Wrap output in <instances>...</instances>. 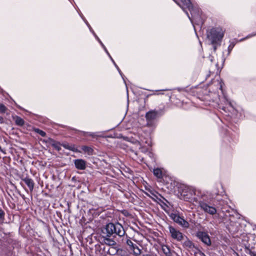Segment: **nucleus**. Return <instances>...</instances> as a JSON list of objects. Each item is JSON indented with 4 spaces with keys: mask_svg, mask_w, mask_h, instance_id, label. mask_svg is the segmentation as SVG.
Here are the masks:
<instances>
[{
    "mask_svg": "<svg viewBox=\"0 0 256 256\" xmlns=\"http://www.w3.org/2000/svg\"><path fill=\"white\" fill-rule=\"evenodd\" d=\"M178 5H179L184 10H185L186 8H188L190 10L192 17L190 18L188 13L186 12L188 17L192 24L194 28V24H202V19L201 18V11L199 8L196 6H194L190 0H174Z\"/></svg>",
    "mask_w": 256,
    "mask_h": 256,
    "instance_id": "obj_1",
    "label": "nucleus"
},
{
    "mask_svg": "<svg viewBox=\"0 0 256 256\" xmlns=\"http://www.w3.org/2000/svg\"><path fill=\"white\" fill-rule=\"evenodd\" d=\"M196 190L192 188L182 186L178 189V196L181 200L188 201L190 202H196L197 198L194 197Z\"/></svg>",
    "mask_w": 256,
    "mask_h": 256,
    "instance_id": "obj_2",
    "label": "nucleus"
},
{
    "mask_svg": "<svg viewBox=\"0 0 256 256\" xmlns=\"http://www.w3.org/2000/svg\"><path fill=\"white\" fill-rule=\"evenodd\" d=\"M105 230L108 236H110L114 234H116L120 236H122L125 234L123 226L119 223L115 224L109 223L106 224Z\"/></svg>",
    "mask_w": 256,
    "mask_h": 256,
    "instance_id": "obj_3",
    "label": "nucleus"
},
{
    "mask_svg": "<svg viewBox=\"0 0 256 256\" xmlns=\"http://www.w3.org/2000/svg\"><path fill=\"white\" fill-rule=\"evenodd\" d=\"M224 31L222 28L218 27L212 28L208 34V38L212 44H217L220 42L224 36Z\"/></svg>",
    "mask_w": 256,
    "mask_h": 256,
    "instance_id": "obj_4",
    "label": "nucleus"
},
{
    "mask_svg": "<svg viewBox=\"0 0 256 256\" xmlns=\"http://www.w3.org/2000/svg\"><path fill=\"white\" fill-rule=\"evenodd\" d=\"M168 230L170 236L173 239L178 242H182L184 239V236L179 230L171 226H168Z\"/></svg>",
    "mask_w": 256,
    "mask_h": 256,
    "instance_id": "obj_5",
    "label": "nucleus"
},
{
    "mask_svg": "<svg viewBox=\"0 0 256 256\" xmlns=\"http://www.w3.org/2000/svg\"><path fill=\"white\" fill-rule=\"evenodd\" d=\"M199 206L204 212L210 215H214L216 213V209L215 207L208 205L204 201H200Z\"/></svg>",
    "mask_w": 256,
    "mask_h": 256,
    "instance_id": "obj_6",
    "label": "nucleus"
},
{
    "mask_svg": "<svg viewBox=\"0 0 256 256\" xmlns=\"http://www.w3.org/2000/svg\"><path fill=\"white\" fill-rule=\"evenodd\" d=\"M170 218L173 220L184 228H188L190 226L189 223L184 218L180 216L177 214H172Z\"/></svg>",
    "mask_w": 256,
    "mask_h": 256,
    "instance_id": "obj_7",
    "label": "nucleus"
},
{
    "mask_svg": "<svg viewBox=\"0 0 256 256\" xmlns=\"http://www.w3.org/2000/svg\"><path fill=\"white\" fill-rule=\"evenodd\" d=\"M196 236L207 246L211 244L210 239L206 232L198 231L196 233Z\"/></svg>",
    "mask_w": 256,
    "mask_h": 256,
    "instance_id": "obj_8",
    "label": "nucleus"
},
{
    "mask_svg": "<svg viewBox=\"0 0 256 256\" xmlns=\"http://www.w3.org/2000/svg\"><path fill=\"white\" fill-rule=\"evenodd\" d=\"M158 116V112L156 110H151L148 112L146 114V118L148 124H150L152 120L156 119Z\"/></svg>",
    "mask_w": 256,
    "mask_h": 256,
    "instance_id": "obj_9",
    "label": "nucleus"
},
{
    "mask_svg": "<svg viewBox=\"0 0 256 256\" xmlns=\"http://www.w3.org/2000/svg\"><path fill=\"white\" fill-rule=\"evenodd\" d=\"M76 168L80 170H84L86 168V162L82 159H77L74 160Z\"/></svg>",
    "mask_w": 256,
    "mask_h": 256,
    "instance_id": "obj_10",
    "label": "nucleus"
},
{
    "mask_svg": "<svg viewBox=\"0 0 256 256\" xmlns=\"http://www.w3.org/2000/svg\"><path fill=\"white\" fill-rule=\"evenodd\" d=\"M94 35H95L96 38L98 40L100 44L102 45V46L104 49V50L105 52H106V54L108 55V56L110 58L111 60H112V62L114 64V66H116V67L118 69V71L119 72V73L122 76V74L120 68H118V66L115 63V62H114V60H113V59L112 58L111 56H110V54L109 52H108V50H106V46H104V44H102V42H101V40L99 39V38L95 34H94Z\"/></svg>",
    "mask_w": 256,
    "mask_h": 256,
    "instance_id": "obj_11",
    "label": "nucleus"
},
{
    "mask_svg": "<svg viewBox=\"0 0 256 256\" xmlns=\"http://www.w3.org/2000/svg\"><path fill=\"white\" fill-rule=\"evenodd\" d=\"M22 180L28 187L30 190L32 192L34 188V182L33 180L29 178L26 177L22 179Z\"/></svg>",
    "mask_w": 256,
    "mask_h": 256,
    "instance_id": "obj_12",
    "label": "nucleus"
},
{
    "mask_svg": "<svg viewBox=\"0 0 256 256\" xmlns=\"http://www.w3.org/2000/svg\"><path fill=\"white\" fill-rule=\"evenodd\" d=\"M104 250H106L107 252L111 256H114L116 254H117L118 250V248H117V246H110L108 247V248H105Z\"/></svg>",
    "mask_w": 256,
    "mask_h": 256,
    "instance_id": "obj_13",
    "label": "nucleus"
},
{
    "mask_svg": "<svg viewBox=\"0 0 256 256\" xmlns=\"http://www.w3.org/2000/svg\"><path fill=\"white\" fill-rule=\"evenodd\" d=\"M154 175L158 178H162V172L160 168H154L153 170Z\"/></svg>",
    "mask_w": 256,
    "mask_h": 256,
    "instance_id": "obj_14",
    "label": "nucleus"
},
{
    "mask_svg": "<svg viewBox=\"0 0 256 256\" xmlns=\"http://www.w3.org/2000/svg\"><path fill=\"white\" fill-rule=\"evenodd\" d=\"M104 242L106 245H108V247L114 246L116 245V244L114 240L110 238H106L104 240Z\"/></svg>",
    "mask_w": 256,
    "mask_h": 256,
    "instance_id": "obj_15",
    "label": "nucleus"
},
{
    "mask_svg": "<svg viewBox=\"0 0 256 256\" xmlns=\"http://www.w3.org/2000/svg\"><path fill=\"white\" fill-rule=\"evenodd\" d=\"M50 142L52 146L56 150L59 151L61 149L60 144L59 142L52 140H50Z\"/></svg>",
    "mask_w": 256,
    "mask_h": 256,
    "instance_id": "obj_16",
    "label": "nucleus"
},
{
    "mask_svg": "<svg viewBox=\"0 0 256 256\" xmlns=\"http://www.w3.org/2000/svg\"><path fill=\"white\" fill-rule=\"evenodd\" d=\"M162 250L166 256H170V250L166 246H162Z\"/></svg>",
    "mask_w": 256,
    "mask_h": 256,
    "instance_id": "obj_17",
    "label": "nucleus"
},
{
    "mask_svg": "<svg viewBox=\"0 0 256 256\" xmlns=\"http://www.w3.org/2000/svg\"><path fill=\"white\" fill-rule=\"evenodd\" d=\"M15 122L17 125L20 126H22L24 124V120L19 116H16L15 118Z\"/></svg>",
    "mask_w": 256,
    "mask_h": 256,
    "instance_id": "obj_18",
    "label": "nucleus"
},
{
    "mask_svg": "<svg viewBox=\"0 0 256 256\" xmlns=\"http://www.w3.org/2000/svg\"><path fill=\"white\" fill-rule=\"evenodd\" d=\"M62 146L66 148V149L75 152L76 150V148H75L74 145H70L68 144H64Z\"/></svg>",
    "mask_w": 256,
    "mask_h": 256,
    "instance_id": "obj_19",
    "label": "nucleus"
},
{
    "mask_svg": "<svg viewBox=\"0 0 256 256\" xmlns=\"http://www.w3.org/2000/svg\"><path fill=\"white\" fill-rule=\"evenodd\" d=\"M133 250L134 252L136 255H139L140 254V250L138 248V246L135 245L134 246H133Z\"/></svg>",
    "mask_w": 256,
    "mask_h": 256,
    "instance_id": "obj_20",
    "label": "nucleus"
},
{
    "mask_svg": "<svg viewBox=\"0 0 256 256\" xmlns=\"http://www.w3.org/2000/svg\"><path fill=\"white\" fill-rule=\"evenodd\" d=\"M34 131L36 132V133L38 134H40L42 136L44 137V136H46V133L44 132L43 130H40L38 128H34Z\"/></svg>",
    "mask_w": 256,
    "mask_h": 256,
    "instance_id": "obj_21",
    "label": "nucleus"
},
{
    "mask_svg": "<svg viewBox=\"0 0 256 256\" xmlns=\"http://www.w3.org/2000/svg\"><path fill=\"white\" fill-rule=\"evenodd\" d=\"M235 44H236V43L234 42H230V44L229 45V46L228 47V54L231 52V51L232 50V48L234 46Z\"/></svg>",
    "mask_w": 256,
    "mask_h": 256,
    "instance_id": "obj_22",
    "label": "nucleus"
},
{
    "mask_svg": "<svg viewBox=\"0 0 256 256\" xmlns=\"http://www.w3.org/2000/svg\"><path fill=\"white\" fill-rule=\"evenodd\" d=\"M6 110V107L3 104H0V112H2V113L5 112Z\"/></svg>",
    "mask_w": 256,
    "mask_h": 256,
    "instance_id": "obj_23",
    "label": "nucleus"
},
{
    "mask_svg": "<svg viewBox=\"0 0 256 256\" xmlns=\"http://www.w3.org/2000/svg\"><path fill=\"white\" fill-rule=\"evenodd\" d=\"M184 244L186 246H188L189 247H190L191 246V244H192V242L190 241L189 240L186 241L185 242H184Z\"/></svg>",
    "mask_w": 256,
    "mask_h": 256,
    "instance_id": "obj_24",
    "label": "nucleus"
},
{
    "mask_svg": "<svg viewBox=\"0 0 256 256\" xmlns=\"http://www.w3.org/2000/svg\"><path fill=\"white\" fill-rule=\"evenodd\" d=\"M4 212L1 208H0V218H2L4 217Z\"/></svg>",
    "mask_w": 256,
    "mask_h": 256,
    "instance_id": "obj_25",
    "label": "nucleus"
},
{
    "mask_svg": "<svg viewBox=\"0 0 256 256\" xmlns=\"http://www.w3.org/2000/svg\"><path fill=\"white\" fill-rule=\"evenodd\" d=\"M127 244H128V245H129V246H132V247H133V246H135V245H134V244H133V243L132 242H131L130 240H128V241L127 242Z\"/></svg>",
    "mask_w": 256,
    "mask_h": 256,
    "instance_id": "obj_26",
    "label": "nucleus"
},
{
    "mask_svg": "<svg viewBox=\"0 0 256 256\" xmlns=\"http://www.w3.org/2000/svg\"><path fill=\"white\" fill-rule=\"evenodd\" d=\"M256 36V33H254L248 36H247V38H250V37H252V36Z\"/></svg>",
    "mask_w": 256,
    "mask_h": 256,
    "instance_id": "obj_27",
    "label": "nucleus"
},
{
    "mask_svg": "<svg viewBox=\"0 0 256 256\" xmlns=\"http://www.w3.org/2000/svg\"><path fill=\"white\" fill-rule=\"evenodd\" d=\"M252 256H256V254L255 253H252Z\"/></svg>",
    "mask_w": 256,
    "mask_h": 256,
    "instance_id": "obj_28",
    "label": "nucleus"
},
{
    "mask_svg": "<svg viewBox=\"0 0 256 256\" xmlns=\"http://www.w3.org/2000/svg\"><path fill=\"white\" fill-rule=\"evenodd\" d=\"M143 256H152L150 254H145V255H144Z\"/></svg>",
    "mask_w": 256,
    "mask_h": 256,
    "instance_id": "obj_29",
    "label": "nucleus"
},
{
    "mask_svg": "<svg viewBox=\"0 0 256 256\" xmlns=\"http://www.w3.org/2000/svg\"><path fill=\"white\" fill-rule=\"evenodd\" d=\"M88 148L86 147H84V148H83V150H85Z\"/></svg>",
    "mask_w": 256,
    "mask_h": 256,
    "instance_id": "obj_30",
    "label": "nucleus"
},
{
    "mask_svg": "<svg viewBox=\"0 0 256 256\" xmlns=\"http://www.w3.org/2000/svg\"><path fill=\"white\" fill-rule=\"evenodd\" d=\"M0 150L1 152H4V151L2 150L1 148L0 147Z\"/></svg>",
    "mask_w": 256,
    "mask_h": 256,
    "instance_id": "obj_31",
    "label": "nucleus"
},
{
    "mask_svg": "<svg viewBox=\"0 0 256 256\" xmlns=\"http://www.w3.org/2000/svg\"><path fill=\"white\" fill-rule=\"evenodd\" d=\"M2 120V116H0V120Z\"/></svg>",
    "mask_w": 256,
    "mask_h": 256,
    "instance_id": "obj_32",
    "label": "nucleus"
},
{
    "mask_svg": "<svg viewBox=\"0 0 256 256\" xmlns=\"http://www.w3.org/2000/svg\"><path fill=\"white\" fill-rule=\"evenodd\" d=\"M214 50H216V46H214Z\"/></svg>",
    "mask_w": 256,
    "mask_h": 256,
    "instance_id": "obj_33",
    "label": "nucleus"
}]
</instances>
